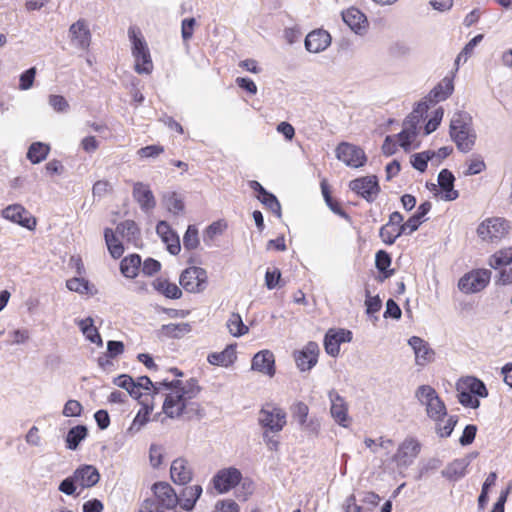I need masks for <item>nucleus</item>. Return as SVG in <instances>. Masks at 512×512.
<instances>
[{
	"label": "nucleus",
	"instance_id": "obj_1",
	"mask_svg": "<svg viewBox=\"0 0 512 512\" xmlns=\"http://www.w3.org/2000/svg\"><path fill=\"white\" fill-rule=\"evenodd\" d=\"M201 391L198 380L190 378L182 382L174 392L166 395L163 403V412L169 418H178L187 413L188 400L195 398Z\"/></svg>",
	"mask_w": 512,
	"mask_h": 512
},
{
	"label": "nucleus",
	"instance_id": "obj_2",
	"mask_svg": "<svg viewBox=\"0 0 512 512\" xmlns=\"http://www.w3.org/2000/svg\"><path fill=\"white\" fill-rule=\"evenodd\" d=\"M450 136L459 151L468 153L473 149L477 135L472 125V117L467 112H458L453 115L450 122Z\"/></svg>",
	"mask_w": 512,
	"mask_h": 512
},
{
	"label": "nucleus",
	"instance_id": "obj_3",
	"mask_svg": "<svg viewBox=\"0 0 512 512\" xmlns=\"http://www.w3.org/2000/svg\"><path fill=\"white\" fill-rule=\"evenodd\" d=\"M508 223L502 218H487L477 228L478 237L487 243H498L508 233Z\"/></svg>",
	"mask_w": 512,
	"mask_h": 512
},
{
	"label": "nucleus",
	"instance_id": "obj_4",
	"mask_svg": "<svg viewBox=\"0 0 512 512\" xmlns=\"http://www.w3.org/2000/svg\"><path fill=\"white\" fill-rule=\"evenodd\" d=\"M258 422L265 431L278 433L286 425V413L279 407L267 404L259 411Z\"/></svg>",
	"mask_w": 512,
	"mask_h": 512
},
{
	"label": "nucleus",
	"instance_id": "obj_5",
	"mask_svg": "<svg viewBox=\"0 0 512 512\" xmlns=\"http://www.w3.org/2000/svg\"><path fill=\"white\" fill-rule=\"evenodd\" d=\"M491 271L488 269H478L463 275L459 282L458 288L466 294L477 293L483 290L489 283Z\"/></svg>",
	"mask_w": 512,
	"mask_h": 512
},
{
	"label": "nucleus",
	"instance_id": "obj_6",
	"mask_svg": "<svg viewBox=\"0 0 512 512\" xmlns=\"http://www.w3.org/2000/svg\"><path fill=\"white\" fill-rule=\"evenodd\" d=\"M207 272L197 266L186 268L180 275V285L190 293H199L205 290L207 285Z\"/></svg>",
	"mask_w": 512,
	"mask_h": 512
},
{
	"label": "nucleus",
	"instance_id": "obj_7",
	"mask_svg": "<svg viewBox=\"0 0 512 512\" xmlns=\"http://www.w3.org/2000/svg\"><path fill=\"white\" fill-rule=\"evenodd\" d=\"M349 188L370 203L380 192L378 178L375 175L356 178L350 181Z\"/></svg>",
	"mask_w": 512,
	"mask_h": 512
},
{
	"label": "nucleus",
	"instance_id": "obj_8",
	"mask_svg": "<svg viewBox=\"0 0 512 512\" xmlns=\"http://www.w3.org/2000/svg\"><path fill=\"white\" fill-rule=\"evenodd\" d=\"M335 152L340 161L353 168L363 166L367 160L362 148L347 142H341Z\"/></svg>",
	"mask_w": 512,
	"mask_h": 512
},
{
	"label": "nucleus",
	"instance_id": "obj_9",
	"mask_svg": "<svg viewBox=\"0 0 512 512\" xmlns=\"http://www.w3.org/2000/svg\"><path fill=\"white\" fill-rule=\"evenodd\" d=\"M421 445L419 441L413 437L406 438L398 447L393 456V461L398 467L410 466L414 459L420 453Z\"/></svg>",
	"mask_w": 512,
	"mask_h": 512
},
{
	"label": "nucleus",
	"instance_id": "obj_10",
	"mask_svg": "<svg viewBox=\"0 0 512 512\" xmlns=\"http://www.w3.org/2000/svg\"><path fill=\"white\" fill-rule=\"evenodd\" d=\"M320 348L314 341H309L301 350L294 352V360L297 368L302 371H310L318 362Z\"/></svg>",
	"mask_w": 512,
	"mask_h": 512
},
{
	"label": "nucleus",
	"instance_id": "obj_11",
	"mask_svg": "<svg viewBox=\"0 0 512 512\" xmlns=\"http://www.w3.org/2000/svg\"><path fill=\"white\" fill-rule=\"evenodd\" d=\"M242 479L240 470L235 467H229L219 470L213 477L214 488L219 493H225L239 484Z\"/></svg>",
	"mask_w": 512,
	"mask_h": 512
},
{
	"label": "nucleus",
	"instance_id": "obj_12",
	"mask_svg": "<svg viewBox=\"0 0 512 512\" xmlns=\"http://www.w3.org/2000/svg\"><path fill=\"white\" fill-rule=\"evenodd\" d=\"M352 340V332L345 329H329L324 337V348L328 355L336 357L340 352L341 343Z\"/></svg>",
	"mask_w": 512,
	"mask_h": 512
},
{
	"label": "nucleus",
	"instance_id": "obj_13",
	"mask_svg": "<svg viewBox=\"0 0 512 512\" xmlns=\"http://www.w3.org/2000/svg\"><path fill=\"white\" fill-rule=\"evenodd\" d=\"M2 216L29 230H33L36 226V219L20 204L9 205L3 209Z\"/></svg>",
	"mask_w": 512,
	"mask_h": 512
},
{
	"label": "nucleus",
	"instance_id": "obj_14",
	"mask_svg": "<svg viewBox=\"0 0 512 512\" xmlns=\"http://www.w3.org/2000/svg\"><path fill=\"white\" fill-rule=\"evenodd\" d=\"M155 499L164 509H174L179 502L178 494L167 482H156L152 486Z\"/></svg>",
	"mask_w": 512,
	"mask_h": 512
},
{
	"label": "nucleus",
	"instance_id": "obj_15",
	"mask_svg": "<svg viewBox=\"0 0 512 512\" xmlns=\"http://www.w3.org/2000/svg\"><path fill=\"white\" fill-rule=\"evenodd\" d=\"M71 43L78 49L87 50L91 43V32L86 20L79 19L69 28Z\"/></svg>",
	"mask_w": 512,
	"mask_h": 512
},
{
	"label": "nucleus",
	"instance_id": "obj_16",
	"mask_svg": "<svg viewBox=\"0 0 512 512\" xmlns=\"http://www.w3.org/2000/svg\"><path fill=\"white\" fill-rule=\"evenodd\" d=\"M331 401V416L342 427H348L350 418L348 416V405L345 399L335 390H331L328 394Z\"/></svg>",
	"mask_w": 512,
	"mask_h": 512
},
{
	"label": "nucleus",
	"instance_id": "obj_17",
	"mask_svg": "<svg viewBox=\"0 0 512 512\" xmlns=\"http://www.w3.org/2000/svg\"><path fill=\"white\" fill-rule=\"evenodd\" d=\"M408 344L414 351L416 365L424 366L434 360L435 352L424 339L412 336L409 338Z\"/></svg>",
	"mask_w": 512,
	"mask_h": 512
},
{
	"label": "nucleus",
	"instance_id": "obj_18",
	"mask_svg": "<svg viewBox=\"0 0 512 512\" xmlns=\"http://www.w3.org/2000/svg\"><path fill=\"white\" fill-rule=\"evenodd\" d=\"M251 369L270 377L275 375V357L270 350L257 352L251 361Z\"/></svg>",
	"mask_w": 512,
	"mask_h": 512
},
{
	"label": "nucleus",
	"instance_id": "obj_19",
	"mask_svg": "<svg viewBox=\"0 0 512 512\" xmlns=\"http://www.w3.org/2000/svg\"><path fill=\"white\" fill-rule=\"evenodd\" d=\"M432 208V204L429 201H425L421 203L417 211L406 221L403 225L397 228L398 235H411L415 232L421 223L423 222V218L429 213Z\"/></svg>",
	"mask_w": 512,
	"mask_h": 512
},
{
	"label": "nucleus",
	"instance_id": "obj_20",
	"mask_svg": "<svg viewBox=\"0 0 512 512\" xmlns=\"http://www.w3.org/2000/svg\"><path fill=\"white\" fill-rule=\"evenodd\" d=\"M331 44L330 34L322 29L310 32L305 38V48L311 53H319Z\"/></svg>",
	"mask_w": 512,
	"mask_h": 512
},
{
	"label": "nucleus",
	"instance_id": "obj_21",
	"mask_svg": "<svg viewBox=\"0 0 512 512\" xmlns=\"http://www.w3.org/2000/svg\"><path fill=\"white\" fill-rule=\"evenodd\" d=\"M132 194L142 211L149 212L155 208L156 200L148 185L141 182L135 183Z\"/></svg>",
	"mask_w": 512,
	"mask_h": 512
},
{
	"label": "nucleus",
	"instance_id": "obj_22",
	"mask_svg": "<svg viewBox=\"0 0 512 512\" xmlns=\"http://www.w3.org/2000/svg\"><path fill=\"white\" fill-rule=\"evenodd\" d=\"M74 478L78 485L82 488H91L100 480V473L93 465L84 464L79 466L74 472Z\"/></svg>",
	"mask_w": 512,
	"mask_h": 512
},
{
	"label": "nucleus",
	"instance_id": "obj_23",
	"mask_svg": "<svg viewBox=\"0 0 512 512\" xmlns=\"http://www.w3.org/2000/svg\"><path fill=\"white\" fill-rule=\"evenodd\" d=\"M156 233L160 236L162 241L167 245V250L172 255H177L181 250L180 240L178 235L171 229L166 221H159L156 226Z\"/></svg>",
	"mask_w": 512,
	"mask_h": 512
},
{
	"label": "nucleus",
	"instance_id": "obj_24",
	"mask_svg": "<svg viewBox=\"0 0 512 512\" xmlns=\"http://www.w3.org/2000/svg\"><path fill=\"white\" fill-rule=\"evenodd\" d=\"M343 21L349 28L358 35H363L367 31L368 21L366 16L356 8H349L342 13Z\"/></svg>",
	"mask_w": 512,
	"mask_h": 512
},
{
	"label": "nucleus",
	"instance_id": "obj_25",
	"mask_svg": "<svg viewBox=\"0 0 512 512\" xmlns=\"http://www.w3.org/2000/svg\"><path fill=\"white\" fill-rule=\"evenodd\" d=\"M470 463L471 459L468 456L455 459L441 471V474L449 481L456 482L466 475Z\"/></svg>",
	"mask_w": 512,
	"mask_h": 512
},
{
	"label": "nucleus",
	"instance_id": "obj_26",
	"mask_svg": "<svg viewBox=\"0 0 512 512\" xmlns=\"http://www.w3.org/2000/svg\"><path fill=\"white\" fill-rule=\"evenodd\" d=\"M170 475L175 484L186 485L192 479V469L186 459L177 458L171 464Z\"/></svg>",
	"mask_w": 512,
	"mask_h": 512
},
{
	"label": "nucleus",
	"instance_id": "obj_27",
	"mask_svg": "<svg viewBox=\"0 0 512 512\" xmlns=\"http://www.w3.org/2000/svg\"><path fill=\"white\" fill-rule=\"evenodd\" d=\"M455 177L448 169H442L438 174V184L442 191L441 198L445 201H453L459 197V192L454 189Z\"/></svg>",
	"mask_w": 512,
	"mask_h": 512
},
{
	"label": "nucleus",
	"instance_id": "obj_28",
	"mask_svg": "<svg viewBox=\"0 0 512 512\" xmlns=\"http://www.w3.org/2000/svg\"><path fill=\"white\" fill-rule=\"evenodd\" d=\"M403 219V215L400 212L395 211L390 214L388 223H386L380 228L379 236L386 245L394 244L396 239L401 236L398 235L397 232H391L390 227H400L401 225L404 224Z\"/></svg>",
	"mask_w": 512,
	"mask_h": 512
},
{
	"label": "nucleus",
	"instance_id": "obj_29",
	"mask_svg": "<svg viewBox=\"0 0 512 512\" xmlns=\"http://www.w3.org/2000/svg\"><path fill=\"white\" fill-rule=\"evenodd\" d=\"M200 485L186 486L178 494V504L183 510L191 511L202 494Z\"/></svg>",
	"mask_w": 512,
	"mask_h": 512
},
{
	"label": "nucleus",
	"instance_id": "obj_30",
	"mask_svg": "<svg viewBox=\"0 0 512 512\" xmlns=\"http://www.w3.org/2000/svg\"><path fill=\"white\" fill-rule=\"evenodd\" d=\"M457 383L475 397L486 398L488 396L485 383L474 376L462 377Z\"/></svg>",
	"mask_w": 512,
	"mask_h": 512
},
{
	"label": "nucleus",
	"instance_id": "obj_31",
	"mask_svg": "<svg viewBox=\"0 0 512 512\" xmlns=\"http://www.w3.org/2000/svg\"><path fill=\"white\" fill-rule=\"evenodd\" d=\"M236 351L233 345H228L221 352H214L208 355L207 361L211 365L228 367L236 360Z\"/></svg>",
	"mask_w": 512,
	"mask_h": 512
},
{
	"label": "nucleus",
	"instance_id": "obj_32",
	"mask_svg": "<svg viewBox=\"0 0 512 512\" xmlns=\"http://www.w3.org/2000/svg\"><path fill=\"white\" fill-rule=\"evenodd\" d=\"M454 90L453 81L445 77L438 85H436L428 94L427 98L431 103L446 100Z\"/></svg>",
	"mask_w": 512,
	"mask_h": 512
},
{
	"label": "nucleus",
	"instance_id": "obj_33",
	"mask_svg": "<svg viewBox=\"0 0 512 512\" xmlns=\"http://www.w3.org/2000/svg\"><path fill=\"white\" fill-rule=\"evenodd\" d=\"M116 233L120 234L123 238H126L128 242L136 244L141 239V232L133 220H125L119 223L116 227Z\"/></svg>",
	"mask_w": 512,
	"mask_h": 512
},
{
	"label": "nucleus",
	"instance_id": "obj_34",
	"mask_svg": "<svg viewBox=\"0 0 512 512\" xmlns=\"http://www.w3.org/2000/svg\"><path fill=\"white\" fill-rule=\"evenodd\" d=\"M428 109L429 106L427 102L425 100L420 101L413 111L405 118L403 127L416 132L420 120L427 114Z\"/></svg>",
	"mask_w": 512,
	"mask_h": 512
},
{
	"label": "nucleus",
	"instance_id": "obj_35",
	"mask_svg": "<svg viewBox=\"0 0 512 512\" xmlns=\"http://www.w3.org/2000/svg\"><path fill=\"white\" fill-rule=\"evenodd\" d=\"M88 435V429L85 425H77L69 429L65 442L66 448L69 450H76L81 443Z\"/></svg>",
	"mask_w": 512,
	"mask_h": 512
},
{
	"label": "nucleus",
	"instance_id": "obj_36",
	"mask_svg": "<svg viewBox=\"0 0 512 512\" xmlns=\"http://www.w3.org/2000/svg\"><path fill=\"white\" fill-rule=\"evenodd\" d=\"M141 267V257L138 254H131L122 259L120 263V271L127 278H134L138 275Z\"/></svg>",
	"mask_w": 512,
	"mask_h": 512
},
{
	"label": "nucleus",
	"instance_id": "obj_37",
	"mask_svg": "<svg viewBox=\"0 0 512 512\" xmlns=\"http://www.w3.org/2000/svg\"><path fill=\"white\" fill-rule=\"evenodd\" d=\"M128 36L132 43V55L134 58L149 50L148 45L138 28L130 27L128 29Z\"/></svg>",
	"mask_w": 512,
	"mask_h": 512
},
{
	"label": "nucleus",
	"instance_id": "obj_38",
	"mask_svg": "<svg viewBox=\"0 0 512 512\" xmlns=\"http://www.w3.org/2000/svg\"><path fill=\"white\" fill-rule=\"evenodd\" d=\"M104 239L111 257L119 259L124 253V246L112 229L106 228L104 230Z\"/></svg>",
	"mask_w": 512,
	"mask_h": 512
},
{
	"label": "nucleus",
	"instance_id": "obj_39",
	"mask_svg": "<svg viewBox=\"0 0 512 512\" xmlns=\"http://www.w3.org/2000/svg\"><path fill=\"white\" fill-rule=\"evenodd\" d=\"M78 326L90 342L95 343L98 346L103 345L101 335L99 334L97 328L94 327V321L91 317L80 320L78 322Z\"/></svg>",
	"mask_w": 512,
	"mask_h": 512
},
{
	"label": "nucleus",
	"instance_id": "obj_40",
	"mask_svg": "<svg viewBox=\"0 0 512 512\" xmlns=\"http://www.w3.org/2000/svg\"><path fill=\"white\" fill-rule=\"evenodd\" d=\"M50 152V146L43 142H34L27 151V159L32 164H38L45 160Z\"/></svg>",
	"mask_w": 512,
	"mask_h": 512
},
{
	"label": "nucleus",
	"instance_id": "obj_41",
	"mask_svg": "<svg viewBox=\"0 0 512 512\" xmlns=\"http://www.w3.org/2000/svg\"><path fill=\"white\" fill-rule=\"evenodd\" d=\"M142 408L136 414L131 426L128 429L130 433H137L141 430L143 426H145L149 421V415L153 411V405H149L147 403H142Z\"/></svg>",
	"mask_w": 512,
	"mask_h": 512
},
{
	"label": "nucleus",
	"instance_id": "obj_42",
	"mask_svg": "<svg viewBox=\"0 0 512 512\" xmlns=\"http://www.w3.org/2000/svg\"><path fill=\"white\" fill-rule=\"evenodd\" d=\"M191 331L189 323H170L162 325L160 333L168 338H181Z\"/></svg>",
	"mask_w": 512,
	"mask_h": 512
},
{
	"label": "nucleus",
	"instance_id": "obj_43",
	"mask_svg": "<svg viewBox=\"0 0 512 512\" xmlns=\"http://www.w3.org/2000/svg\"><path fill=\"white\" fill-rule=\"evenodd\" d=\"M512 262V247H506L495 252L489 258V265L493 269H500L503 266L510 265Z\"/></svg>",
	"mask_w": 512,
	"mask_h": 512
},
{
	"label": "nucleus",
	"instance_id": "obj_44",
	"mask_svg": "<svg viewBox=\"0 0 512 512\" xmlns=\"http://www.w3.org/2000/svg\"><path fill=\"white\" fill-rule=\"evenodd\" d=\"M391 256L384 250H379L375 255V265L379 272L383 273L384 278H389L393 275L394 270H388L391 265Z\"/></svg>",
	"mask_w": 512,
	"mask_h": 512
},
{
	"label": "nucleus",
	"instance_id": "obj_45",
	"mask_svg": "<svg viewBox=\"0 0 512 512\" xmlns=\"http://www.w3.org/2000/svg\"><path fill=\"white\" fill-rule=\"evenodd\" d=\"M227 328L234 337L243 336L249 330L238 313H232L230 315L227 321Z\"/></svg>",
	"mask_w": 512,
	"mask_h": 512
},
{
	"label": "nucleus",
	"instance_id": "obj_46",
	"mask_svg": "<svg viewBox=\"0 0 512 512\" xmlns=\"http://www.w3.org/2000/svg\"><path fill=\"white\" fill-rule=\"evenodd\" d=\"M415 397L426 408L434 402L435 397H439L436 390L430 385H421L415 391Z\"/></svg>",
	"mask_w": 512,
	"mask_h": 512
},
{
	"label": "nucleus",
	"instance_id": "obj_47",
	"mask_svg": "<svg viewBox=\"0 0 512 512\" xmlns=\"http://www.w3.org/2000/svg\"><path fill=\"white\" fill-rule=\"evenodd\" d=\"M426 413L430 419L438 422L447 415V409L440 397H435L434 402L426 408Z\"/></svg>",
	"mask_w": 512,
	"mask_h": 512
},
{
	"label": "nucleus",
	"instance_id": "obj_48",
	"mask_svg": "<svg viewBox=\"0 0 512 512\" xmlns=\"http://www.w3.org/2000/svg\"><path fill=\"white\" fill-rule=\"evenodd\" d=\"M435 152L432 150L423 151L420 153L413 154L411 156V164L414 169L424 172L427 169V163L429 160H433Z\"/></svg>",
	"mask_w": 512,
	"mask_h": 512
},
{
	"label": "nucleus",
	"instance_id": "obj_49",
	"mask_svg": "<svg viewBox=\"0 0 512 512\" xmlns=\"http://www.w3.org/2000/svg\"><path fill=\"white\" fill-rule=\"evenodd\" d=\"M135 59V71L138 74H150L153 70V62L151 59L150 51L142 53Z\"/></svg>",
	"mask_w": 512,
	"mask_h": 512
},
{
	"label": "nucleus",
	"instance_id": "obj_50",
	"mask_svg": "<svg viewBox=\"0 0 512 512\" xmlns=\"http://www.w3.org/2000/svg\"><path fill=\"white\" fill-rule=\"evenodd\" d=\"M457 398L461 405L466 408L477 409L480 406V401L472 394L462 388L461 385L456 383Z\"/></svg>",
	"mask_w": 512,
	"mask_h": 512
},
{
	"label": "nucleus",
	"instance_id": "obj_51",
	"mask_svg": "<svg viewBox=\"0 0 512 512\" xmlns=\"http://www.w3.org/2000/svg\"><path fill=\"white\" fill-rule=\"evenodd\" d=\"M198 245V229L194 225H189L183 236V246L187 250H194Z\"/></svg>",
	"mask_w": 512,
	"mask_h": 512
},
{
	"label": "nucleus",
	"instance_id": "obj_52",
	"mask_svg": "<svg viewBox=\"0 0 512 512\" xmlns=\"http://www.w3.org/2000/svg\"><path fill=\"white\" fill-rule=\"evenodd\" d=\"M260 202L265 205L271 212H273L278 218H281V205L277 197L268 192L264 196H257Z\"/></svg>",
	"mask_w": 512,
	"mask_h": 512
},
{
	"label": "nucleus",
	"instance_id": "obj_53",
	"mask_svg": "<svg viewBox=\"0 0 512 512\" xmlns=\"http://www.w3.org/2000/svg\"><path fill=\"white\" fill-rule=\"evenodd\" d=\"M443 418L440 421L436 422V432L440 437H449L454 430L458 422V417L455 415L449 416L445 421V424L442 425Z\"/></svg>",
	"mask_w": 512,
	"mask_h": 512
},
{
	"label": "nucleus",
	"instance_id": "obj_54",
	"mask_svg": "<svg viewBox=\"0 0 512 512\" xmlns=\"http://www.w3.org/2000/svg\"><path fill=\"white\" fill-rule=\"evenodd\" d=\"M164 203L167 209L174 214H179L184 210V203L175 192L164 195Z\"/></svg>",
	"mask_w": 512,
	"mask_h": 512
},
{
	"label": "nucleus",
	"instance_id": "obj_55",
	"mask_svg": "<svg viewBox=\"0 0 512 512\" xmlns=\"http://www.w3.org/2000/svg\"><path fill=\"white\" fill-rule=\"evenodd\" d=\"M66 287L70 291H74L80 294H86L89 291V282L88 280L82 277H74L72 279L67 280Z\"/></svg>",
	"mask_w": 512,
	"mask_h": 512
},
{
	"label": "nucleus",
	"instance_id": "obj_56",
	"mask_svg": "<svg viewBox=\"0 0 512 512\" xmlns=\"http://www.w3.org/2000/svg\"><path fill=\"white\" fill-rule=\"evenodd\" d=\"M482 34H478L475 37H473L462 49V51L459 53V55L456 58L455 63L459 64L461 61V57H464V62L467 61L468 57L472 54L474 48L482 41L483 39Z\"/></svg>",
	"mask_w": 512,
	"mask_h": 512
},
{
	"label": "nucleus",
	"instance_id": "obj_57",
	"mask_svg": "<svg viewBox=\"0 0 512 512\" xmlns=\"http://www.w3.org/2000/svg\"><path fill=\"white\" fill-rule=\"evenodd\" d=\"M82 411V404L77 400L70 399L65 403L62 414L65 417H79L81 416Z\"/></svg>",
	"mask_w": 512,
	"mask_h": 512
},
{
	"label": "nucleus",
	"instance_id": "obj_58",
	"mask_svg": "<svg viewBox=\"0 0 512 512\" xmlns=\"http://www.w3.org/2000/svg\"><path fill=\"white\" fill-rule=\"evenodd\" d=\"M78 482L74 478V474L62 480L58 486V490L66 495H75Z\"/></svg>",
	"mask_w": 512,
	"mask_h": 512
},
{
	"label": "nucleus",
	"instance_id": "obj_59",
	"mask_svg": "<svg viewBox=\"0 0 512 512\" xmlns=\"http://www.w3.org/2000/svg\"><path fill=\"white\" fill-rule=\"evenodd\" d=\"M443 114H444V112H443L442 108H438L434 111L432 118H430L428 120V122L426 123V125L424 127L425 135L431 134L438 128V126L440 125V122L442 120Z\"/></svg>",
	"mask_w": 512,
	"mask_h": 512
},
{
	"label": "nucleus",
	"instance_id": "obj_60",
	"mask_svg": "<svg viewBox=\"0 0 512 512\" xmlns=\"http://www.w3.org/2000/svg\"><path fill=\"white\" fill-rule=\"evenodd\" d=\"M49 105L56 112H67L69 110V103L61 95H50L48 99Z\"/></svg>",
	"mask_w": 512,
	"mask_h": 512
},
{
	"label": "nucleus",
	"instance_id": "obj_61",
	"mask_svg": "<svg viewBox=\"0 0 512 512\" xmlns=\"http://www.w3.org/2000/svg\"><path fill=\"white\" fill-rule=\"evenodd\" d=\"M309 408L303 402H298L293 409V417L299 423V425H304L308 418Z\"/></svg>",
	"mask_w": 512,
	"mask_h": 512
},
{
	"label": "nucleus",
	"instance_id": "obj_62",
	"mask_svg": "<svg viewBox=\"0 0 512 512\" xmlns=\"http://www.w3.org/2000/svg\"><path fill=\"white\" fill-rule=\"evenodd\" d=\"M416 134V132L403 127L402 131L397 134L400 146L404 148L406 151L409 150Z\"/></svg>",
	"mask_w": 512,
	"mask_h": 512
},
{
	"label": "nucleus",
	"instance_id": "obj_63",
	"mask_svg": "<svg viewBox=\"0 0 512 512\" xmlns=\"http://www.w3.org/2000/svg\"><path fill=\"white\" fill-rule=\"evenodd\" d=\"M281 280V272L278 268L268 269L265 273V285L269 290L276 288Z\"/></svg>",
	"mask_w": 512,
	"mask_h": 512
},
{
	"label": "nucleus",
	"instance_id": "obj_64",
	"mask_svg": "<svg viewBox=\"0 0 512 512\" xmlns=\"http://www.w3.org/2000/svg\"><path fill=\"white\" fill-rule=\"evenodd\" d=\"M215 512H240V507L232 499L220 500L215 505Z\"/></svg>",
	"mask_w": 512,
	"mask_h": 512
}]
</instances>
